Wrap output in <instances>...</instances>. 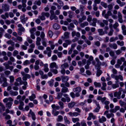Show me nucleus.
<instances>
[{"instance_id": "1", "label": "nucleus", "mask_w": 126, "mask_h": 126, "mask_svg": "<svg viewBox=\"0 0 126 126\" xmlns=\"http://www.w3.org/2000/svg\"><path fill=\"white\" fill-rule=\"evenodd\" d=\"M111 77L112 78H114L116 80L115 81L116 83H118L119 82V79H120L121 81H123V76L121 75H116L114 74H112Z\"/></svg>"}, {"instance_id": "2", "label": "nucleus", "mask_w": 126, "mask_h": 126, "mask_svg": "<svg viewBox=\"0 0 126 126\" xmlns=\"http://www.w3.org/2000/svg\"><path fill=\"white\" fill-rule=\"evenodd\" d=\"M52 51L50 48L49 47H47L46 48V50H45L43 53L45 54H47L48 57H50L51 56Z\"/></svg>"}, {"instance_id": "3", "label": "nucleus", "mask_w": 126, "mask_h": 126, "mask_svg": "<svg viewBox=\"0 0 126 126\" xmlns=\"http://www.w3.org/2000/svg\"><path fill=\"white\" fill-rule=\"evenodd\" d=\"M28 116L29 117H30L31 116L32 119L33 120H35L36 119V118L35 115L34 113L32 111L31 109L30 110Z\"/></svg>"}, {"instance_id": "4", "label": "nucleus", "mask_w": 126, "mask_h": 126, "mask_svg": "<svg viewBox=\"0 0 126 126\" xmlns=\"http://www.w3.org/2000/svg\"><path fill=\"white\" fill-rule=\"evenodd\" d=\"M21 74L23 76V77L22 78V79L23 80H26L27 78L29 79L31 77L30 75L28 74H25L23 72H21Z\"/></svg>"}, {"instance_id": "5", "label": "nucleus", "mask_w": 126, "mask_h": 126, "mask_svg": "<svg viewBox=\"0 0 126 126\" xmlns=\"http://www.w3.org/2000/svg\"><path fill=\"white\" fill-rule=\"evenodd\" d=\"M2 8L3 10L5 11H8L9 10V6L6 4H3L2 5Z\"/></svg>"}, {"instance_id": "6", "label": "nucleus", "mask_w": 126, "mask_h": 126, "mask_svg": "<svg viewBox=\"0 0 126 126\" xmlns=\"http://www.w3.org/2000/svg\"><path fill=\"white\" fill-rule=\"evenodd\" d=\"M118 20L119 22L122 23L123 22L122 19V14L120 13V11H119L118 13Z\"/></svg>"}, {"instance_id": "7", "label": "nucleus", "mask_w": 126, "mask_h": 126, "mask_svg": "<svg viewBox=\"0 0 126 126\" xmlns=\"http://www.w3.org/2000/svg\"><path fill=\"white\" fill-rule=\"evenodd\" d=\"M121 93L117 92L116 91L114 93V96L115 97H117L118 99H119L121 98Z\"/></svg>"}, {"instance_id": "8", "label": "nucleus", "mask_w": 126, "mask_h": 126, "mask_svg": "<svg viewBox=\"0 0 126 126\" xmlns=\"http://www.w3.org/2000/svg\"><path fill=\"white\" fill-rule=\"evenodd\" d=\"M120 106H116L114 109L110 110V112L112 113H115L117 110H120Z\"/></svg>"}, {"instance_id": "9", "label": "nucleus", "mask_w": 126, "mask_h": 126, "mask_svg": "<svg viewBox=\"0 0 126 126\" xmlns=\"http://www.w3.org/2000/svg\"><path fill=\"white\" fill-rule=\"evenodd\" d=\"M73 91L74 92L80 93L81 90V89L80 87L78 86L76 88H73Z\"/></svg>"}, {"instance_id": "10", "label": "nucleus", "mask_w": 126, "mask_h": 126, "mask_svg": "<svg viewBox=\"0 0 126 126\" xmlns=\"http://www.w3.org/2000/svg\"><path fill=\"white\" fill-rule=\"evenodd\" d=\"M28 19L27 17H25L24 15H23L22 16H20L21 21L23 24L25 23L26 21Z\"/></svg>"}, {"instance_id": "11", "label": "nucleus", "mask_w": 126, "mask_h": 126, "mask_svg": "<svg viewBox=\"0 0 126 126\" xmlns=\"http://www.w3.org/2000/svg\"><path fill=\"white\" fill-rule=\"evenodd\" d=\"M106 118L104 116H102L101 118L99 119L98 121L100 123H103L106 121Z\"/></svg>"}, {"instance_id": "12", "label": "nucleus", "mask_w": 126, "mask_h": 126, "mask_svg": "<svg viewBox=\"0 0 126 126\" xmlns=\"http://www.w3.org/2000/svg\"><path fill=\"white\" fill-rule=\"evenodd\" d=\"M19 105L18 106V109L20 110H22L23 109V106L24 105V104L23 102L20 100L19 101Z\"/></svg>"}, {"instance_id": "13", "label": "nucleus", "mask_w": 126, "mask_h": 126, "mask_svg": "<svg viewBox=\"0 0 126 126\" xmlns=\"http://www.w3.org/2000/svg\"><path fill=\"white\" fill-rule=\"evenodd\" d=\"M62 81L63 82H67L69 79V77L67 76H61Z\"/></svg>"}, {"instance_id": "14", "label": "nucleus", "mask_w": 126, "mask_h": 126, "mask_svg": "<svg viewBox=\"0 0 126 126\" xmlns=\"http://www.w3.org/2000/svg\"><path fill=\"white\" fill-rule=\"evenodd\" d=\"M14 100L11 97H10L8 98H5L3 100V101L4 103H7L8 101L11 102H12Z\"/></svg>"}, {"instance_id": "15", "label": "nucleus", "mask_w": 126, "mask_h": 126, "mask_svg": "<svg viewBox=\"0 0 126 126\" xmlns=\"http://www.w3.org/2000/svg\"><path fill=\"white\" fill-rule=\"evenodd\" d=\"M93 22L90 24V25L94 27L96 26V23L97 22V19L95 18H94L92 19Z\"/></svg>"}, {"instance_id": "16", "label": "nucleus", "mask_w": 126, "mask_h": 126, "mask_svg": "<svg viewBox=\"0 0 126 126\" xmlns=\"http://www.w3.org/2000/svg\"><path fill=\"white\" fill-rule=\"evenodd\" d=\"M41 39L39 37H37L36 38V45L37 46H39L41 45L40 42Z\"/></svg>"}, {"instance_id": "17", "label": "nucleus", "mask_w": 126, "mask_h": 126, "mask_svg": "<svg viewBox=\"0 0 126 126\" xmlns=\"http://www.w3.org/2000/svg\"><path fill=\"white\" fill-rule=\"evenodd\" d=\"M0 106L1 107V109L0 107V112L5 111V107L2 103L0 102Z\"/></svg>"}, {"instance_id": "18", "label": "nucleus", "mask_w": 126, "mask_h": 126, "mask_svg": "<svg viewBox=\"0 0 126 126\" xmlns=\"http://www.w3.org/2000/svg\"><path fill=\"white\" fill-rule=\"evenodd\" d=\"M122 62L126 63L125 59L123 57H121L120 59H118L117 60V63H121Z\"/></svg>"}, {"instance_id": "19", "label": "nucleus", "mask_w": 126, "mask_h": 126, "mask_svg": "<svg viewBox=\"0 0 126 126\" xmlns=\"http://www.w3.org/2000/svg\"><path fill=\"white\" fill-rule=\"evenodd\" d=\"M7 81V79L3 76H1L0 77V83H2L3 82Z\"/></svg>"}, {"instance_id": "20", "label": "nucleus", "mask_w": 126, "mask_h": 126, "mask_svg": "<svg viewBox=\"0 0 126 126\" xmlns=\"http://www.w3.org/2000/svg\"><path fill=\"white\" fill-rule=\"evenodd\" d=\"M89 24L88 22L86 21L80 24V26L82 28L84 27L85 26H88Z\"/></svg>"}, {"instance_id": "21", "label": "nucleus", "mask_w": 126, "mask_h": 126, "mask_svg": "<svg viewBox=\"0 0 126 126\" xmlns=\"http://www.w3.org/2000/svg\"><path fill=\"white\" fill-rule=\"evenodd\" d=\"M119 103L121 107H124L126 106V103L121 100L119 101Z\"/></svg>"}, {"instance_id": "22", "label": "nucleus", "mask_w": 126, "mask_h": 126, "mask_svg": "<svg viewBox=\"0 0 126 126\" xmlns=\"http://www.w3.org/2000/svg\"><path fill=\"white\" fill-rule=\"evenodd\" d=\"M4 65L5 66V68L6 69H9L10 70H12L13 68V66H9L8 63L6 64L4 63Z\"/></svg>"}, {"instance_id": "23", "label": "nucleus", "mask_w": 126, "mask_h": 126, "mask_svg": "<svg viewBox=\"0 0 126 126\" xmlns=\"http://www.w3.org/2000/svg\"><path fill=\"white\" fill-rule=\"evenodd\" d=\"M75 104V102H74L69 103L68 104V107L70 108H72L74 107Z\"/></svg>"}, {"instance_id": "24", "label": "nucleus", "mask_w": 126, "mask_h": 126, "mask_svg": "<svg viewBox=\"0 0 126 126\" xmlns=\"http://www.w3.org/2000/svg\"><path fill=\"white\" fill-rule=\"evenodd\" d=\"M10 94L13 96L16 95L18 94V93L16 91H11L9 92Z\"/></svg>"}, {"instance_id": "25", "label": "nucleus", "mask_w": 126, "mask_h": 126, "mask_svg": "<svg viewBox=\"0 0 126 126\" xmlns=\"http://www.w3.org/2000/svg\"><path fill=\"white\" fill-rule=\"evenodd\" d=\"M38 18L42 20H45L46 18L45 17L44 13L42 12L41 14V15L39 16H38Z\"/></svg>"}, {"instance_id": "26", "label": "nucleus", "mask_w": 126, "mask_h": 126, "mask_svg": "<svg viewBox=\"0 0 126 126\" xmlns=\"http://www.w3.org/2000/svg\"><path fill=\"white\" fill-rule=\"evenodd\" d=\"M43 65L44 66V70L46 72H48L49 69L48 67V64L47 63H46Z\"/></svg>"}, {"instance_id": "27", "label": "nucleus", "mask_w": 126, "mask_h": 126, "mask_svg": "<svg viewBox=\"0 0 126 126\" xmlns=\"http://www.w3.org/2000/svg\"><path fill=\"white\" fill-rule=\"evenodd\" d=\"M12 102H10L7 103L6 104V108H8V109H10L11 107V106L13 104V103Z\"/></svg>"}, {"instance_id": "28", "label": "nucleus", "mask_w": 126, "mask_h": 126, "mask_svg": "<svg viewBox=\"0 0 126 126\" xmlns=\"http://www.w3.org/2000/svg\"><path fill=\"white\" fill-rule=\"evenodd\" d=\"M98 32L99 33V35H102L105 34V33L103 30L102 29H98L97 30Z\"/></svg>"}, {"instance_id": "29", "label": "nucleus", "mask_w": 126, "mask_h": 126, "mask_svg": "<svg viewBox=\"0 0 126 126\" xmlns=\"http://www.w3.org/2000/svg\"><path fill=\"white\" fill-rule=\"evenodd\" d=\"M68 67L69 65L68 63H64L61 65V69H65L67 68H68Z\"/></svg>"}, {"instance_id": "30", "label": "nucleus", "mask_w": 126, "mask_h": 126, "mask_svg": "<svg viewBox=\"0 0 126 126\" xmlns=\"http://www.w3.org/2000/svg\"><path fill=\"white\" fill-rule=\"evenodd\" d=\"M85 8V6L82 5H80L79 9L80 10L81 12L80 14H83L84 13V12H83V9Z\"/></svg>"}, {"instance_id": "31", "label": "nucleus", "mask_w": 126, "mask_h": 126, "mask_svg": "<svg viewBox=\"0 0 126 126\" xmlns=\"http://www.w3.org/2000/svg\"><path fill=\"white\" fill-rule=\"evenodd\" d=\"M70 33L67 32H65L64 33V39H68L69 37Z\"/></svg>"}, {"instance_id": "32", "label": "nucleus", "mask_w": 126, "mask_h": 126, "mask_svg": "<svg viewBox=\"0 0 126 126\" xmlns=\"http://www.w3.org/2000/svg\"><path fill=\"white\" fill-rule=\"evenodd\" d=\"M53 27L56 30L60 28L59 26L57 23H55L53 25Z\"/></svg>"}, {"instance_id": "33", "label": "nucleus", "mask_w": 126, "mask_h": 126, "mask_svg": "<svg viewBox=\"0 0 126 126\" xmlns=\"http://www.w3.org/2000/svg\"><path fill=\"white\" fill-rule=\"evenodd\" d=\"M51 107L53 110H58L59 109L60 107L58 106H56L55 104L52 105Z\"/></svg>"}, {"instance_id": "34", "label": "nucleus", "mask_w": 126, "mask_h": 126, "mask_svg": "<svg viewBox=\"0 0 126 126\" xmlns=\"http://www.w3.org/2000/svg\"><path fill=\"white\" fill-rule=\"evenodd\" d=\"M27 2V0H22L21 2L22 3V6L24 8H25L26 6V4Z\"/></svg>"}, {"instance_id": "35", "label": "nucleus", "mask_w": 126, "mask_h": 126, "mask_svg": "<svg viewBox=\"0 0 126 126\" xmlns=\"http://www.w3.org/2000/svg\"><path fill=\"white\" fill-rule=\"evenodd\" d=\"M68 91V88L66 87L63 88L61 90V92L63 93H66Z\"/></svg>"}, {"instance_id": "36", "label": "nucleus", "mask_w": 126, "mask_h": 126, "mask_svg": "<svg viewBox=\"0 0 126 126\" xmlns=\"http://www.w3.org/2000/svg\"><path fill=\"white\" fill-rule=\"evenodd\" d=\"M50 67L51 68H58L56 63H51Z\"/></svg>"}, {"instance_id": "37", "label": "nucleus", "mask_w": 126, "mask_h": 126, "mask_svg": "<svg viewBox=\"0 0 126 126\" xmlns=\"http://www.w3.org/2000/svg\"><path fill=\"white\" fill-rule=\"evenodd\" d=\"M36 97V96L34 94H32L31 96L29 97V99L31 101H33L34 99Z\"/></svg>"}, {"instance_id": "38", "label": "nucleus", "mask_w": 126, "mask_h": 126, "mask_svg": "<svg viewBox=\"0 0 126 126\" xmlns=\"http://www.w3.org/2000/svg\"><path fill=\"white\" fill-rule=\"evenodd\" d=\"M7 43L9 45L11 44L12 46H14V42H13L12 40H10L7 41Z\"/></svg>"}, {"instance_id": "39", "label": "nucleus", "mask_w": 126, "mask_h": 126, "mask_svg": "<svg viewBox=\"0 0 126 126\" xmlns=\"http://www.w3.org/2000/svg\"><path fill=\"white\" fill-rule=\"evenodd\" d=\"M50 18L51 20H52L53 19L56 20L57 19L58 17L56 16L55 15H50Z\"/></svg>"}, {"instance_id": "40", "label": "nucleus", "mask_w": 126, "mask_h": 126, "mask_svg": "<svg viewBox=\"0 0 126 126\" xmlns=\"http://www.w3.org/2000/svg\"><path fill=\"white\" fill-rule=\"evenodd\" d=\"M94 84L96 87H100L101 86V84L99 82H95L94 83Z\"/></svg>"}, {"instance_id": "41", "label": "nucleus", "mask_w": 126, "mask_h": 126, "mask_svg": "<svg viewBox=\"0 0 126 126\" xmlns=\"http://www.w3.org/2000/svg\"><path fill=\"white\" fill-rule=\"evenodd\" d=\"M63 117L61 115H59L58 116V118L57 119V122H59L62 121L63 120Z\"/></svg>"}, {"instance_id": "42", "label": "nucleus", "mask_w": 126, "mask_h": 126, "mask_svg": "<svg viewBox=\"0 0 126 126\" xmlns=\"http://www.w3.org/2000/svg\"><path fill=\"white\" fill-rule=\"evenodd\" d=\"M59 113V112L58 111H56V110H52V113L54 116H57Z\"/></svg>"}, {"instance_id": "43", "label": "nucleus", "mask_w": 126, "mask_h": 126, "mask_svg": "<svg viewBox=\"0 0 126 126\" xmlns=\"http://www.w3.org/2000/svg\"><path fill=\"white\" fill-rule=\"evenodd\" d=\"M74 26L73 23H70L68 27V29L69 30H71L72 28H74Z\"/></svg>"}, {"instance_id": "44", "label": "nucleus", "mask_w": 126, "mask_h": 126, "mask_svg": "<svg viewBox=\"0 0 126 126\" xmlns=\"http://www.w3.org/2000/svg\"><path fill=\"white\" fill-rule=\"evenodd\" d=\"M114 5V3L113 4H111L108 5V6H107L108 9V10H111L113 8V6Z\"/></svg>"}, {"instance_id": "45", "label": "nucleus", "mask_w": 126, "mask_h": 126, "mask_svg": "<svg viewBox=\"0 0 126 126\" xmlns=\"http://www.w3.org/2000/svg\"><path fill=\"white\" fill-rule=\"evenodd\" d=\"M97 106V107L94 110V111L95 112H98L99 111V110L100 109V107L99 105H98V106Z\"/></svg>"}, {"instance_id": "46", "label": "nucleus", "mask_w": 126, "mask_h": 126, "mask_svg": "<svg viewBox=\"0 0 126 126\" xmlns=\"http://www.w3.org/2000/svg\"><path fill=\"white\" fill-rule=\"evenodd\" d=\"M100 4L105 8H106L107 7V3L103 1H102L100 2Z\"/></svg>"}, {"instance_id": "47", "label": "nucleus", "mask_w": 126, "mask_h": 126, "mask_svg": "<svg viewBox=\"0 0 126 126\" xmlns=\"http://www.w3.org/2000/svg\"><path fill=\"white\" fill-rule=\"evenodd\" d=\"M117 44L121 46H123L124 45V42L123 41L120 42L119 41H118L117 42Z\"/></svg>"}, {"instance_id": "48", "label": "nucleus", "mask_w": 126, "mask_h": 126, "mask_svg": "<svg viewBox=\"0 0 126 126\" xmlns=\"http://www.w3.org/2000/svg\"><path fill=\"white\" fill-rule=\"evenodd\" d=\"M89 115L91 118H92L93 119H95L96 118V116L94 115L91 112L89 114Z\"/></svg>"}, {"instance_id": "49", "label": "nucleus", "mask_w": 126, "mask_h": 126, "mask_svg": "<svg viewBox=\"0 0 126 126\" xmlns=\"http://www.w3.org/2000/svg\"><path fill=\"white\" fill-rule=\"evenodd\" d=\"M114 114L112 113H108L107 114L106 116L108 118H110L111 117H113L114 116Z\"/></svg>"}, {"instance_id": "50", "label": "nucleus", "mask_w": 126, "mask_h": 126, "mask_svg": "<svg viewBox=\"0 0 126 126\" xmlns=\"http://www.w3.org/2000/svg\"><path fill=\"white\" fill-rule=\"evenodd\" d=\"M124 108H121L120 109V111L122 113H124L125 112V110H126V106L124 107Z\"/></svg>"}, {"instance_id": "51", "label": "nucleus", "mask_w": 126, "mask_h": 126, "mask_svg": "<svg viewBox=\"0 0 126 126\" xmlns=\"http://www.w3.org/2000/svg\"><path fill=\"white\" fill-rule=\"evenodd\" d=\"M63 95V94L62 92L58 93L57 96V98L58 99H60L62 97Z\"/></svg>"}, {"instance_id": "52", "label": "nucleus", "mask_w": 126, "mask_h": 126, "mask_svg": "<svg viewBox=\"0 0 126 126\" xmlns=\"http://www.w3.org/2000/svg\"><path fill=\"white\" fill-rule=\"evenodd\" d=\"M72 120L74 123H75L77 122H78L79 121V119L78 118H72Z\"/></svg>"}, {"instance_id": "53", "label": "nucleus", "mask_w": 126, "mask_h": 126, "mask_svg": "<svg viewBox=\"0 0 126 126\" xmlns=\"http://www.w3.org/2000/svg\"><path fill=\"white\" fill-rule=\"evenodd\" d=\"M51 60L53 61H55L57 59V57L55 55H53L51 57Z\"/></svg>"}, {"instance_id": "54", "label": "nucleus", "mask_w": 126, "mask_h": 126, "mask_svg": "<svg viewBox=\"0 0 126 126\" xmlns=\"http://www.w3.org/2000/svg\"><path fill=\"white\" fill-rule=\"evenodd\" d=\"M112 87L113 88L115 89L116 88L118 87H119V85L116 83L115 84H113L112 85Z\"/></svg>"}, {"instance_id": "55", "label": "nucleus", "mask_w": 126, "mask_h": 126, "mask_svg": "<svg viewBox=\"0 0 126 126\" xmlns=\"http://www.w3.org/2000/svg\"><path fill=\"white\" fill-rule=\"evenodd\" d=\"M36 31V29L35 28H33L30 29V32L31 33V34H32L34 33V32L35 31Z\"/></svg>"}, {"instance_id": "56", "label": "nucleus", "mask_w": 126, "mask_h": 126, "mask_svg": "<svg viewBox=\"0 0 126 126\" xmlns=\"http://www.w3.org/2000/svg\"><path fill=\"white\" fill-rule=\"evenodd\" d=\"M16 80L17 82H19L20 84L21 85L22 84V81L21 80V77H19L17 78L16 79Z\"/></svg>"}, {"instance_id": "57", "label": "nucleus", "mask_w": 126, "mask_h": 126, "mask_svg": "<svg viewBox=\"0 0 126 126\" xmlns=\"http://www.w3.org/2000/svg\"><path fill=\"white\" fill-rule=\"evenodd\" d=\"M64 119L65 122L68 124H69L70 123V122L67 119L66 116H64Z\"/></svg>"}, {"instance_id": "58", "label": "nucleus", "mask_w": 126, "mask_h": 126, "mask_svg": "<svg viewBox=\"0 0 126 126\" xmlns=\"http://www.w3.org/2000/svg\"><path fill=\"white\" fill-rule=\"evenodd\" d=\"M18 53L19 52L17 50H14L13 53V56H15L18 54Z\"/></svg>"}, {"instance_id": "59", "label": "nucleus", "mask_w": 126, "mask_h": 126, "mask_svg": "<svg viewBox=\"0 0 126 126\" xmlns=\"http://www.w3.org/2000/svg\"><path fill=\"white\" fill-rule=\"evenodd\" d=\"M92 19V17L91 15H89L87 19V20L88 22H91Z\"/></svg>"}, {"instance_id": "60", "label": "nucleus", "mask_w": 126, "mask_h": 126, "mask_svg": "<svg viewBox=\"0 0 126 126\" xmlns=\"http://www.w3.org/2000/svg\"><path fill=\"white\" fill-rule=\"evenodd\" d=\"M102 73V71L100 70H98L97 71L96 75L98 76H99Z\"/></svg>"}, {"instance_id": "61", "label": "nucleus", "mask_w": 126, "mask_h": 126, "mask_svg": "<svg viewBox=\"0 0 126 126\" xmlns=\"http://www.w3.org/2000/svg\"><path fill=\"white\" fill-rule=\"evenodd\" d=\"M79 1L83 5L86 4L87 3V0H80Z\"/></svg>"}, {"instance_id": "62", "label": "nucleus", "mask_w": 126, "mask_h": 126, "mask_svg": "<svg viewBox=\"0 0 126 126\" xmlns=\"http://www.w3.org/2000/svg\"><path fill=\"white\" fill-rule=\"evenodd\" d=\"M113 31V29H111L110 30V32L108 33V35L110 36H111L112 35Z\"/></svg>"}, {"instance_id": "63", "label": "nucleus", "mask_w": 126, "mask_h": 126, "mask_svg": "<svg viewBox=\"0 0 126 126\" xmlns=\"http://www.w3.org/2000/svg\"><path fill=\"white\" fill-rule=\"evenodd\" d=\"M93 60V57L91 56H90L88 60L87 61V62L89 63H91V61H92Z\"/></svg>"}, {"instance_id": "64", "label": "nucleus", "mask_w": 126, "mask_h": 126, "mask_svg": "<svg viewBox=\"0 0 126 126\" xmlns=\"http://www.w3.org/2000/svg\"><path fill=\"white\" fill-rule=\"evenodd\" d=\"M9 61L8 62L10 61L11 63L14 62L15 60V58L13 57H10L9 58Z\"/></svg>"}]
</instances>
